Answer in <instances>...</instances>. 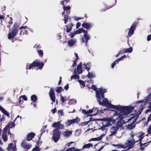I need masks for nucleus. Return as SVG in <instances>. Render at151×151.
<instances>
[{"label": "nucleus", "instance_id": "f257e3e1", "mask_svg": "<svg viewBox=\"0 0 151 151\" xmlns=\"http://www.w3.org/2000/svg\"><path fill=\"white\" fill-rule=\"evenodd\" d=\"M97 96L98 98L99 103L100 105L108 106L110 109H114L119 111V113L117 112L115 114L116 115L119 116L118 118L120 120H122L126 117V116L132 112L134 109V107L132 106H122L120 105H113L109 103L106 100H103L102 102H101V98L98 93L97 94Z\"/></svg>", "mask_w": 151, "mask_h": 151}, {"label": "nucleus", "instance_id": "f03ea898", "mask_svg": "<svg viewBox=\"0 0 151 151\" xmlns=\"http://www.w3.org/2000/svg\"><path fill=\"white\" fill-rule=\"evenodd\" d=\"M52 127L56 128L53 131V134L52 138L55 142H57L60 139L61 135L60 131H59L60 129L64 128L63 125L60 124V122H55L52 124Z\"/></svg>", "mask_w": 151, "mask_h": 151}, {"label": "nucleus", "instance_id": "7ed1b4c3", "mask_svg": "<svg viewBox=\"0 0 151 151\" xmlns=\"http://www.w3.org/2000/svg\"><path fill=\"white\" fill-rule=\"evenodd\" d=\"M19 25L17 23H15L12 28V31L8 34V38L11 40L14 37L17 35L18 31Z\"/></svg>", "mask_w": 151, "mask_h": 151}, {"label": "nucleus", "instance_id": "20e7f679", "mask_svg": "<svg viewBox=\"0 0 151 151\" xmlns=\"http://www.w3.org/2000/svg\"><path fill=\"white\" fill-rule=\"evenodd\" d=\"M112 118H111L106 117L101 119V121H103L102 123L103 126L101 127L102 130L104 129V128L111 125V122L112 121V123L114 122L115 120H112Z\"/></svg>", "mask_w": 151, "mask_h": 151}, {"label": "nucleus", "instance_id": "39448f33", "mask_svg": "<svg viewBox=\"0 0 151 151\" xmlns=\"http://www.w3.org/2000/svg\"><path fill=\"white\" fill-rule=\"evenodd\" d=\"M44 64L43 62H40L38 60H36L34 61L29 66V69L30 70L33 67H38V69H42Z\"/></svg>", "mask_w": 151, "mask_h": 151}, {"label": "nucleus", "instance_id": "423d86ee", "mask_svg": "<svg viewBox=\"0 0 151 151\" xmlns=\"http://www.w3.org/2000/svg\"><path fill=\"white\" fill-rule=\"evenodd\" d=\"M137 24V22H135L132 24L129 30L127 35L128 37H131L133 34L134 31L136 28Z\"/></svg>", "mask_w": 151, "mask_h": 151}, {"label": "nucleus", "instance_id": "0eeeda50", "mask_svg": "<svg viewBox=\"0 0 151 151\" xmlns=\"http://www.w3.org/2000/svg\"><path fill=\"white\" fill-rule=\"evenodd\" d=\"M21 145L24 149V151H27L32 146L31 144L27 143L26 140H24L22 142Z\"/></svg>", "mask_w": 151, "mask_h": 151}, {"label": "nucleus", "instance_id": "6e6552de", "mask_svg": "<svg viewBox=\"0 0 151 151\" xmlns=\"http://www.w3.org/2000/svg\"><path fill=\"white\" fill-rule=\"evenodd\" d=\"M80 121V118L78 117H76V118L73 119L68 120L67 122L65 123V124L66 126L68 127L76 123H78Z\"/></svg>", "mask_w": 151, "mask_h": 151}, {"label": "nucleus", "instance_id": "1a4fd4ad", "mask_svg": "<svg viewBox=\"0 0 151 151\" xmlns=\"http://www.w3.org/2000/svg\"><path fill=\"white\" fill-rule=\"evenodd\" d=\"M49 94L51 100L52 101V102H55V101L56 97L53 88H52L50 89Z\"/></svg>", "mask_w": 151, "mask_h": 151}, {"label": "nucleus", "instance_id": "9d476101", "mask_svg": "<svg viewBox=\"0 0 151 151\" xmlns=\"http://www.w3.org/2000/svg\"><path fill=\"white\" fill-rule=\"evenodd\" d=\"M139 115L137 114H131L129 116V119H128V121H130L132 119H134L133 123H135L137 121V120L139 117Z\"/></svg>", "mask_w": 151, "mask_h": 151}, {"label": "nucleus", "instance_id": "9b49d317", "mask_svg": "<svg viewBox=\"0 0 151 151\" xmlns=\"http://www.w3.org/2000/svg\"><path fill=\"white\" fill-rule=\"evenodd\" d=\"M119 122H118L116 126V127L113 126L112 127L111 129L114 130V131L111 132V135H112L116 133L117 130L121 126L122 124H119Z\"/></svg>", "mask_w": 151, "mask_h": 151}, {"label": "nucleus", "instance_id": "f8f14e48", "mask_svg": "<svg viewBox=\"0 0 151 151\" xmlns=\"http://www.w3.org/2000/svg\"><path fill=\"white\" fill-rule=\"evenodd\" d=\"M82 26L87 29H90L92 27L93 25L91 23L84 22L82 24Z\"/></svg>", "mask_w": 151, "mask_h": 151}, {"label": "nucleus", "instance_id": "ddd939ff", "mask_svg": "<svg viewBox=\"0 0 151 151\" xmlns=\"http://www.w3.org/2000/svg\"><path fill=\"white\" fill-rule=\"evenodd\" d=\"M82 112L83 114H87V116H92L91 114H88L89 113H91L93 112V109H91L89 110L88 111H86V110L85 109H83Z\"/></svg>", "mask_w": 151, "mask_h": 151}, {"label": "nucleus", "instance_id": "4468645a", "mask_svg": "<svg viewBox=\"0 0 151 151\" xmlns=\"http://www.w3.org/2000/svg\"><path fill=\"white\" fill-rule=\"evenodd\" d=\"M74 25L72 23L69 24L68 25H65V27L67 28L66 32L67 33L70 32L72 30L73 27Z\"/></svg>", "mask_w": 151, "mask_h": 151}, {"label": "nucleus", "instance_id": "2eb2a0df", "mask_svg": "<svg viewBox=\"0 0 151 151\" xmlns=\"http://www.w3.org/2000/svg\"><path fill=\"white\" fill-rule=\"evenodd\" d=\"M99 91L98 90L96 91V97L97 98V100L98 102H99V100H98V98L97 96V93H99V96L101 98V97L100 96V94H104L105 93H106V91L105 89H102L100 88L99 89Z\"/></svg>", "mask_w": 151, "mask_h": 151}, {"label": "nucleus", "instance_id": "dca6fc26", "mask_svg": "<svg viewBox=\"0 0 151 151\" xmlns=\"http://www.w3.org/2000/svg\"><path fill=\"white\" fill-rule=\"evenodd\" d=\"M87 33L88 32L87 30H86L85 32H84L83 33V37L86 41V45L87 44L88 41L90 39V37L87 34Z\"/></svg>", "mask_w": 151, "mask_h": 151}, {"label": "nucleus", "instance_id": "f3484780", "mask_svg": "<svg viewBox=\"0 0 151 151\" xmlns=\"http://www.w3.org/2000/svg\"><path fill=\"white\" fill-rule=\"evenodd\" d=\"M82 64V63L81 62L77 66V72L79 74H81L83 72V70L81 68Z\"/></svg>", "mask_w": 151, "mask_h": 151}, {"label": "nucleus", "instance_id": "a211bd4d", "mask_svg": "<svg viewBox=\"0 0 151 151\" xmlns=\"http://www.w3.org/2000/svg\"><path fill=\"white\" fill-rule=\"evenodd\" d=\"M35 135V134L34 133H30L28 134L27 136V139L28 141H30L31 140L32 138Z\"/></svg>", "mask_w": 151, "mask_h": 151}, {"label": "nucleus", "instance_id": "6ab92c4d", "mask_svg": "<svg viewBox=\"0 0 151 151\" xmlns=\"http://www.w3.org/2000/svg\"><path fill=\"white\" fill-rule=\"evenodd\" d=\"M132 47H130L128 48L123 49L122 50H121L123 54L126 53V52L131 53L132 51Z\"/></svg>", "mask_w": 151, "mask_h": 151}, {"label": "nucleus", "instance_id": "aec40b11", "mask_svg": "<svg viewBox=\"0 0 151 151\" xmlns=\"http://www.w3.org/2000/svg\"><path fill=\"white\" fill-rule=\"evenodd\" d=\"M83 65L84 66L83 67V69H86L87 71L89 72L91 68L90 63H88L86 64L84 63Z\"/></svg>", "mask_w": 151, "mask_h": 151}, {"label": "nucleus", "instance_id": "412c9836", "mask_svg": "<svg viewBox=\"0 0 151 151\" xmlns=\"http://www.w3.org/2000/svg\"><path fill=\"white\" fill-rule=\"evenodd\" d=\"M76 42V41L74 40L70 39L68 42V45L69 47H71Z\"/></svg>", "mask_w": 151, "mask_h": 151}, {"label": "nucleus", "instance_id": "4be33fe9", "mask_svg": "<svg viewBox=\"0 0 151 151\" xmlns=\"http://www.w3.org/2000/svg\"><path fill=\"white\" fill-rule=\"evenodd\" d=\"M128 142L129 143V144L128 145V147L127 150H129L131 148H133L134 145L136 142H132L131 140H128Z\"/></svg>", "mask_w": 151, "mask_h": 151}, {"label": "nucleus", "instance_id": "5701e85b", "mask_svg": "<svg viewBox=\"0 0 151 151\" xmlns=\"http://www.w3.org/2000/svg\"><path fill=\"white\" fill-rule=\"evenodd\" d=\"M86 30H85L83 28H81L79 29L78 30H76L75 32L76 34H79L82 32H83L84 33V32H85Z\"/></svg>", "mask_w": 151, "mask_h": 151}, {"label": "nucleus", "instance_id": "b1692460", "mask_svg": "<svg viewBox=\"0 0 151 151\" xmlns=\"http://www.w3.org/2000/svg\"><path fill=\"white\" fill-rule=\"evenodd\" d=\"M2 137L4 142H6L7 140V134L5 132H2Z\"/></svg>", "mask_w": 151, "mask_h": 151}, {"label": "nucleus", "instance_id": "393cba45", "mask_svg": "<svg viewBox=\"0 0 151 151\" xmlns=\"http://www.w3.org/2000/svg\"><path fill=\"white\" fill-rule=\"evenodd\" d=\"M3 112V113L9 117H10L9 114L3 107L0 110Z\"/></svg>", "mask_w": 151, "mask_h": 151}, {"label": "nucleus", "instance_id": "a878e982", "mask_svg": "<svg viewBox=\"0 0 151 151\" xmlns=\"http://www.w3.org/2000/svg\"><path fill=\"white\" fill-rule=\"evenodd\" d=\"M93 147V145L91 143H88L87 144L84 145L83 147V148L81 149V150H83L85 148H89L91 147Z\"/></svg>", "mask_w": 151, "mask_h": 151}, {"label": "nucleus", "instance_id": "bb28decb", "mask_svg": "<svg viewBox=\"0 0 151 151\" xmlns=\"http://www.w3.org/2000/svg\"><path fill=\"white\" fill-rule=\"evenodd\" d=\"M56 89V91L58 93H60L61 91H63V89L61 87H57Z\"/></svg>", "mask_w": 151, "mask_h": 151}, {"label": "nucleus", "instance_id": "cd10ccee", "mask_svg": "<svg viewBox=\"0 0 151 151\" xmlns=\"http://www.w3.org/2000/svg\"><path fill=\"white\" fill-rule=\"evenodd\" d=\"M90 121H88V122H81V123H78V126H84L87 125L89 122Z\"/></svg>", "mask_w": 151, "mask_h": 151}, {"label": "nucleus", "instance_id": "c85d7f7f", "mask_svg": "<svg viewBox=\"0 0 151 151\" xmlns=\"http://www.w3.org/2000/svg\"><path fill=\"white\" fill-rule=\"evenodd\" d=\"M148 104V109L145 111V114L147 113L148 112H150L151 111V102H149Z\"/></svg>", "mask_w": 151, "mask_h": 151}, {"label": "nucleus", "instance_id": "c756f323", "mask_svg": "<svg viewBox=\"0 0 151 151\" xmlns=\"http://www.w3.org/2000/svg\"><path fill=\"white\" fill-rule=\"evenodd\" d=\"M31 100L33 102H35L37 100V97L36 96L34 95H32L31 97Z\"/></svg>", "mask_w": 151, "mask_h": 151}, {"label": "nucleus", "instance_id": "7c9ffc66", "mask_svg": "<svg viewBox=\"0 0 151 151\" xmlns=\"http://www.w3.org/2000/svg\"><path fill=\"white\" fill-rule=\"evenodd\" d=\"M102 138V136H100L99 137L95 138H93L91 139V141H100L101 140Z\"/></svg>", "mask_w": 151, "mask_h": 151}, {"label": "nucleus", "instance_id": "2f4dec72", "mask_svg": "<svg viewBox=\"0 0 151 151\" xmlns=\"http://www.w3.org/2000/svg\"><path fill=\"white\" fill-rule=\"evenodd\" d=\"M144 134L143 133H142L139 136H136V137H137L138 138H139V139L138 140V142L139 141H140V142L142 141V139L143 138L144 136H143Z\"/></svg>", "mask_w": 151, "mask_h": 151}, {"label": "nucleus", "instance_id": "473e14b6", "mask_svg": "<svg viewBox=\"0 0 151 151\" xmlns=\"http://www.w3.org/2000/svg\"><path fill=\"white\" fill-rule=\"evenodd\" d=\"M145 108V106H144V105H142V104H141L140 105V107H139V109L138 111V113L139 114H141L142 111Z\"/></svg>", "mask_w": 151, "mask_h": 151}, {"label": "nucleus", "instance_id": "72a5a7b5", "mask_svg": "<svg viewBox=\"0 0 151 151\" xmlns=\"http://www.w3.org/2000/svg\"><path fill=\"white\" fill-rule=\"evenodd\" d=\"M76 78L78 79L80 78V76L78 75H72L70 78L71 80L73 79H76Z\"/></svg>", "mask_w": 151, "mask_h": 151}, {"label": "nucleus", "instance_id": "f704fd0d", "mask_svg": "<svg viewBox=\"0 0 151 151\" xmlns=\"http://www.w3.org/2000/svg\"><path fill=\"white\" fill-rule=\"evenodd\" d=\"M147 101V100H143L141 101H137L136 102V103L139 104L140 103H143L144 104L143 105H144V106L146 104V103Z\"/></svg>", "mask_w": 151, "mask_h": 151}, {"label": "nucleus", "instance_id": "c9c22d12", "mask_svg": "<svg viewBox=\"0 0 151 151\" xmlns=\"http://www.w3.org/2000/svg\"><path fill=\"white\" fill-rule=\"evenodd\" d=\"M65 135L67 137H68L69 136L72 134V132L69 131H67L65 132Z\"/></svg>", "mask_w": 151, "mask_h": 151}, {"label": "nucleus", "instance_id": "e433bc0d", "mask_svg": "<svg viewBox=\"0 0 151 151\" xmlns=\"http://www.w3.org/2000/svg\"><path fill=\"white\" fill-rule=\"evenodd\" d=\"M93 112L96 111L95 114H94V115H95L99 114V111H98L99 109L97 107H96V108H93Z\"/></svg>", "mask_w": 151, "mask_h": 151}, {"label": "nucleus", "instance_id": "4c0bfd02", "mask_svg": "<svg viewBox=\"0 0 151 151\" xmlns=\"http://www.w3.org/2000/svg\"><path fill=\"white\" fill-rule=\"evenodd\" d=\"M78 81L79 83L82 86V87L83 88L85 86V83L83 81L81 80H78Z\"/></svg>", "mask_w": 151, "mask_h": 151}, {"label": "nucleus", "instance_id": "58836bf2", "mask_svg": "<svg viewBox=\"0 0 151 151\" xmlns=\"http://www.w3.org/2000/svg\"><path fill=\"white\" fill-rule=\"evenodd\" d=\"M37 51L38 54L39 55V56L41 57H42L43 55V51L42 50H37Z\"/></svg>", "mask_w": 151, "mask_h": 151}, {"label": "nucleus", "instance_id": "ea45409f", "mask_svg": "<svg viewBox=\"0 0 151 151\" xmlns=\"http://www.w3.org/2000/svg\"><path fill=\"white\" fill-rule=\"evenodd\" d=\"M63 8L64 11L68 12L70 9L71 7L70 6H66L64 5L63 6Z\"/></svg>", "mask_w": 151, "mask_h": 151}, {"label": "nucleus", "instance_id": "a19ab883", "mask_svg": "<svg viewBox=\"0 0 151 151\" xmlns=\"http://www.w3.org/2000/svg\"><path fill=\"white\" fill-rule=\"evenodd\" d=\"M7 126H8V128H12L15 126L13 122L9 123Z\"/></svg>", "mask_w": 151, "mask_h": 151}, {"label": "nucleus", "instance_id": "79ce46f5", "mask_svg": "<svg viewBox=\"0 0 151 151\" xmlns=\"http://www.w3.org/2000/svg\"><path fill=\"white\" fill-rule=\"evenodd\" d=\"M95 77V76L91 73L88 72V77L89 78H94Z\"/></svg>", "mask_w": 151, "mask_h": 151}, {"label": "nucleus", "instance_id": "37998d69", "mask_svg": "<svg viewBox=\"0 0 151 151\" xmlns=\"http://www.w3.org/2000/svg\"><path fill=\"white\" fill-rule=\"evenodd\" d=\"M135 123H133V122L132 123L130 124H129L127 126V127L128 128L130 129H132L133 127H135V125H133Z\"/></svg>", "mask_w": 151, "mask_h": 151}, {"label": "nucleus", "instance_id": "c03bdc74", "mask_svg": "<svg viewBox=\"0 0 151 151\" xmlns=\"http://www.w3.org/2000/svg\"><path fill=\"white\" fill-rule=\"evenodd\" d=\"M68 15H65L64 17V23L66 24L68 20Z\"/></svg>", "mask_w": 151, "mask_h": 151}, {"label": "nucleus", "instance_id": "a18cd8bd", "mask_svg": "<svg viewBox=\"0 0 151 151\" xmlns=\"http://www.w3.org/2000/svg\"><path fill=\"white\" fill-rule=\"evenodd\" d=\"M13 144L12 143H11L9 144L7 147L6 148V150H8V151L13 146Z\"/></svg>", "mask_w": 151, "mask_h": 151}, {"label": "nucleus", "instance_id": "49530a36", "mask_svg": "<svg viewBox=\"0 0 151 151\" xmlns=\"http://www.w3.org/2000/svg\"><path fill=\"white\" fill-rule=\"evenodd\" d=\"M60 100L62 103L64 102L66 100V97H63L61 95H60Z\"/></svg>", "mask_w": 151, "mask_h": 151}, {"label": "nucleus", "instance_id": "de8ad7c7", "mask_svg": "<svg viewBox=\"0 0 151 151\" xmlns=\"http://www.w3.org/2000/svg\"><path fill=\"white\" fill-rule=\"evenodd\" d=\"M81 129H77L76 131L75 134H76V135H79L80 133H81Z\"/></svg>", "mask_w": 151, "mask_h": 151}, {"label": "nucleus", "instance_id": "09e8293b", "mask_svg": "<svg viewBox=\"0 0 151 151\" xmlns=\"http://www.w3.org/2000/svg\"><path fill=\"white\" fill-rule=\"evenodd\" d=\"M9 128L8 126H6L3 129V132H5L6 133L7 131Z\"/></svg>", "mask_w": 151, "mask_h": 151}, {"label": "nucleus", "instance_id": "8fccbe9b", "mask_svg": "<svg viewBox=\"0 0 151 151\" xmlns=\"http://www.w3.org/2000/svg\"><path fill=\"white\" fill-rule=\"evenodd\" d=\"M76 34L75 32H71L69 34V36H70L71 38H73Z\"/></svg>", "mask_w": 151, "mask_h": 151}, {"label": "nucleus", "instance_id": "3c124183", "mask_svg": "<svg viewBox=\"0 0 151 151\" xmlns=\"http://www.w3.org/2000/svg\"><path fill=\"white\" fill-rule=\"evenodd\" d=\"M134 134H132V138H131V141H132V142H138V140H135V139H134Z\"/></svg>", "mask_w": 151, "mask_h": 151}, {"label": "nucleus", "instance_id": "603ef678", "mask_svg": "<svg viewBox=\"0 0 151 151\" xmlns=\"http://www.w3.org/2000/svg\"><path fill=\"white\" fill-rule=\"evenodd\" d=\"M113 146H119V147H121V148H125V147H124V145H119V144L117 145H113Z\"/></svg>", "mask_w": 151, "mask_h": 151}, {"label": "nucleus", "instance_id": "864d4df0", "mask_svg": "<svg viewBox=\"0 0 151 151\" xmlns=\"http://www.w3.org/2000/svg\"><path fill=\"white\" fill-rule=\"evenodd\" d=\"M75 149V148L74 147H73L72 148H70L68 149L65 150V151H73V150Z\"/></svg>", "mask_w": 151, "mask_h": 151}, {"label": "nucleus", "instance_id": "5fc2aeb1", "mask_svg": "<svg viewBox=\"0 0 151 151\" xmlns=\"http://www.w3.org/2000/svg\"><path fill=\"white\" fill-rule=\"evenodd\" d=\"M100 96L101 97V98H102V99H103V100H107V99L106 98H105L104 97V94H100Z\"/></svg>", "mask_w": 151, "mask_h": 151}, {"label": "nucleus", "instance_id": "6e6d98bb", "mask_svg": "<svg viewBox=\"0 0 151 151\" xmlns=\"http://www.w3.org/2000/svg\"><path fill=\"white\" fill-rule=\"evenodd\" d=\"M20 97L21 98L22 97L23 98V99L25 101H27V97L25 95L21 96Z\"/></svg>", "mask_w": 151, "mask_h": 151}, {"label": "nucleus", "instance_id": "4d7b16f0", "mask_svg": "<svg viewBox=\"0 0 151 151\" xmlns=\"http://www.w3.org/2000/svg\"><path fill=\"white\" fill-rule=\"evenodd\" d=\"M91 88L93 89V90H94V91H96L97 90H96V86H95V85H92L91 86Z\"/></svg>", "mask_w": 151, "mask_h": 151}, {"label": "nucleus", "instance_id": "13d9d810", "mask_svg": "<svg viewBox=\"0 0 151 151\" xmlns=\"http://www.w3.org/2000/svg\"><path fill=\"white\" fill-rule=\"evenodd\" d=\"M150 121H151V113L150 114L148 118L147 122H149Z\"/></svg>", "mask_w": 151, "mask_h": 151}, {"label": "nucleus", "instance_id": "bf43d9fd", "mask_svg": "<svg viewBox=\"0 0 151 151\" xmlns=\"http://www.w3.org/2000/svg\"><path fill=\"white\" fill-rule=\"evenodd\" d=\"M117 63V61H115V62H114L113 63H112L111 65V68H113L115 65L116 64V63Z\"/></svg>", "mask_w": 151, "mask_h": 151}, {"label": "nucleus", "instance_id": "052dcab7", "mask_svg": "<svg viewBox=\"0 0 151 151\" xmlns=\"http://www.w3.org/2000/svg\"><path fill=\"white\" fill-rule=\"evenodd\" d=\"M39 148L38 146H36L34 148L32 151H38V150Z\"/></svg>", "mask_w": 151, "mask_h": 151}, {"label": "nucleus", "instance_id": "680f3d73", "mask_svg": "<svg viewBox=\"0 0 151 151\" xmlns=\"http://www.w3.org/2000/svg\"><path fill=\"white\" fill-rule=\"evenodd\" d=\"M64 89L66 90L67 91L69 88V85L67 84L64 87Z\"/></svg>", "mask_w": 151, "mask_h": 151}, {"label": "nucleus", "instance_id": "e2e57ef3", "mask_svg": "<svg viewBox=\"0 0 151 151\" xmlns=\"http://www.w3.org/2000/svg\"><path fill=\"white\" fill-rule=\"evenodd\" d=\"M151 39V35H149L147 36V40L148 41H150Z\"/></svg>", "mask_w": 151, "mask_h": 151}, {"label": "nucleus", "instance_id": "0e129e2a", "mask_svg": "<svg viewBox=\"0 0 151 151\" xmlns=\"http://www.w3.org/2000/svg\"><path fill=\"white\" fill-rule=\"evenodd\" d=\"M81 24L80 22H78L77 23L76 25V29H78L79 27H80Z\"/></svg>", "mask_w": 151, "mask_h": 151}, {"label": "nucleus", "instance_id": "69168bd1", "mask_svg": "<svg viewBox=\"0 0 151 151\" xmlns=\"http://www.w3.org/2000/svg\"><path fill=\"white\" fill-rule=\"evenodd\" d=\"M123 59V58L122 57V56L120 58L118 59L117 60H116L117 61V63H118L119 61L122 60Z\"/></svg>", "mask_w": 151, "mask_h": 151}, {"label": "nucleus", "instance_id": "338daca9", "mask_svg": "<svg viewBox=\"0 0 151 151\" xmlns=\"http://www.w3.org/2000/svg\"><path fill=\"white\" fill-rule=\"evenodd\" d=\"M123 54L122 52V50L119 51V52L118 53V54L116 55V57H117L118 56V55H119L120 54Z\"/></svg>", "mask_w": 151, "mask_h": 151}, {"label": "nucleus", "instance_id": "774afa93", "mask_svg": "<svg viewBox=\"0 0 151 151\" xmlns=\"http://www.w3.org/2000/svg\"><path fill=\"white\" fill-rule=\"evenodd\" d=\"M58 112L59 113L61 114V115L62 116L63 115V110H59L58 111Z\"/></svg>", "mask_w": 151, "mask_h": 151}]
</instances>
